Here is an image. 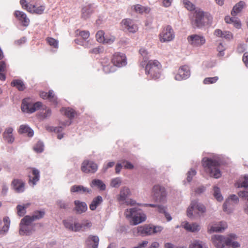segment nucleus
Listing matches in <instances>:
<instances>
[{
  "mask_svg": "<svg viewBox=\"0 0 248 248\" xmlns=\"http://www.w3.org/2000/svg\"><path fill=\"white\" fill-rule=\"evenodd\" d=\"M103 202V198L101 196H98L94 198L91 203L89 205L90 209L92 210H95L97 207Z\"/></svg>",
  "mask_w": 248,
  "mask_h": 248,
  "instance_id": "4c0bfd02",
  "label": "nucleus"
},
{
  "mask_svg": "<svg viewBox=\"0 0 248 248\" xmlns=\"http://www.w3.org/2000/svg\"><path fill=\"white\" fill-rule=\"evenodd\" d=\"M14 189L17 193L23 192L25 190L24 183L20 180L15 179L12 182Z\"/></svg>",
  "mask_w": 248,
  "mask_h": 248,
  "instance_id": "2f4dec72",
  "label": "nucleus"
},
{
  "mask_svg": "<svg viewBox=\"0 0 248 248\" xmlns=\"http://www.w3.org/2000/svg\"><path fill=\"white\" fill-rule=\"evenodd\" d=\"M15 16L22 23L23 26L25 27L29 26L30 20L25 13L20 11H16L15 12Z\"/></svg>",
  "mask_w": 248,
  "mask_h": 248,
  "instance_id": "4be33fe9",
  "label": "nucleus"
},
{
  "mask_svg": "<svg viewBox=\"0 0 248 248\" xmlns=\"http://www.w3.org/2000/svg\"><path fill=\"white\" fill-rule=\"evenodd\" d=\"M202 165L205 172L210 177L216 179L220 177L221 174L218 168L220 162L218 157H204L202 159Z\"/></svg>",
  "mask_w": 248,
  "mask_h": 248,
  "instance_id": "f257e3e1",
  "label": "nucleus"
},
{
  "mask_svg": "<svg viewBox=\"0 0 248 248\" xmlns=\"http://www.w3.org/2000/svg\"><path fill=\"white\" fill-rule=\"evenodd\" d=\"M122 29L129 32L135 33L138 31L137 26L130 19L126 18L123 19L121 23Z\"/></svg>",
  "mask_w": 248,
  "mask_h": 248,
  "instance_id": "2eb2a0df",
  "label": "nucleus"
},
{
  "mask_svg": "<svg viewBox=\"0 0 248 248\" xmlns=\"http://www.w3.org/2000/svg\"><path fill=\"white\" fill-rule=\"evenodd\" d=\"M181 226L187 232H197L201 230V226L197 223H190L187 221H184L181 224Z\"/></svg>",
  "mask_w": 248,
  "mask_h": 248,
  "instance_id": "aec40b11",
  "label": "nucleus"
},
{
  "mask_svg": "<svg viewBox=\"0 0 248 248\" xmlns=\"http://www.w3.org/2000/svg\"><path fill=\"white\" fill-rule=\"evenodd\" d=\"M74 210L77 214H81L85 213L87 210V205L84 202L75 200L74 201Z\"/></svg>",
  "mask_w": 248,
  "mask_h": 248,
  "instance_id": "5701e85b",
  "label": "nucleus"
},
{
  "mask_svg": "<svg viewBox=\"0 0 248 248\" xmlns=\"http://www.w3.org/2000/svg\"><path fill=\"white\" fill-rule=\"evenodd\" d=\"M188 248H208V247L202 241L194 240L190 243Z\"/></svg>",
  "mask_w": 248,
  "mask_h": 248,
  "instance_id": "f704fd0d",
  "label": "nucleus"
},
{
  "mask_svg": "<svg viewBox=\"0 0 248 248\" xmlns=\"http://www.w3.org/2000/svg\"><path fill=\"white\" fill-rule=\"evenodd\" d=\"M246 6V4L245 2L242 0L240 1L233 6L231 11V15L233 16H236L238 14L240 13Z\"/></svg>",
  "mask_w": 248,
  "mask_h": 248,
  "instance_id": "c756f323",
  "label": "nucleus"
},
{
  "mask_svg": "<svg viewBox=\"0 0 248 248\" xmlns=\"http://www.w3.org/2000/svg\"><path fill=\"white\" fill-rule=\"evenodd\" d=\"M140 53L143 57V59L144 60V62H142L141 64L142 66H144L145 63H143V62H145L148 59V53L146 49L144 48H141L139 50Z\"/></svg>",
  "mask_w": 248,
  "mask_h": 248,
  "instance_id": "de8ad7c7",
  "label": "nucleus"
},
{
  "mask_svg": "<svg viewBox=\"0 0 248 248\" xmlns=\"http://www.w3.org/2000/svg\"><path fill=\"white\" fill-rule=\"evenodd\" d=\"M63 223L64 224V227L68 229V230L72 231L73 230V223L72 222V218H68L66 220H64L63 221Z\"/></svg>",
  "mask_w": 248,
  "mask_h": 248,
  "instance_id": "8fccbe9b",
  "label": "nucleus"
},
{
  "mask_svg": "<svg viewBox=\"0 0 248 248\" xmlns=\"http://www.w3.org/2000/svg\"><path fill=\"white\" fill-rule=\"evenodd\" d=\"M218 79L217 77L213 78H207L204 79L203 82L205 84L215 83Z\"/></svg>",
  "mask_w": 248,
  "mask_h": 248,
  "instance_id": "052dcab7",
  "label": "nucleus"
},
{
  "mask_svg": "<svg viewBox=\"0 0 248 248\" xmlns=\"http://www.w3.org/2000/svg\"><path fill=\"white\" fill-rule=\"evenodd\" d=\"M174 32L170 25L162 29L159 35V41L162 43H167L172 41L174 38Z\"/></svg>",
  "mask_w": 248,
  "mask_h": 248,
  "instance_id": "1a4fd4ad",
  "label": "nucleus"
},
{
  "mask_svg": "<svg viewBox=\"0 0 248 248\" xmlns=\"http://www.w3.org/2000/svg\"><path fill=\"white\" fill-rule=\"evenodd\" d=\"M14 128L12 127H6L3 133V140L8 143H13L15 140L13 135Z\"/></svg>",
  "mask_w": 248,
  "mask_h": 248,
  "instance_id": "412c9836",
  "label": "nucleus"
},
{
  "mask_svg": "<svg viewBox=\"0 0 248 248\" xmlns=\"http://www.w3.org/2000/svg\"><path fill=\"white\" fill-rule=\"evenodd\" d=\"M89 239L94 243L93 248H97L99 241V237L97 236L91 235L89 237Z\"/></svg>",
  "mask_w": 248,
  "mask_h": 248,
  "instance_id": "13d9d810",
  "label": "nucleus"
},
{
  "mask_svg": "<svg viewBox=\"0 0 248 248\" xmlns=\"http://www.w3.org/2000/svg\"><path fill=\"white\" fill-rule=\"evenodd\" d=\"M152 230L153 234L160 232L163 229V227L161 226L152 225Z\"/></svg>",
  "mask_w": 248,
  "mask_h": 248,
  "instance_id": "e2e57ef3",
  "label": "nucleus"
},
{
  "mask_svg": "<svg viewBox=\"0 0 248 248\" xmlns=\"http://www.w3.org/2000/svg\"><path fill=\"white\" fill-rule=\"evenodd\" d=\"M235 186L237 187H248V175L241 177L235 183Z\"/></svg>",
  "mask_w": 248,
  "mask_h": 248,
  "instance_id": "58836bf2",
  "label": "nucleus"
},
{
  "mask_svg": "<svg viewBox=\"0 0 248 248\" xmlns=\"http://www.w3.org/2000/svg\"><path fill=\"white\" fill-rule=\"evenodd\" d=\"M131 9H133L136 13L142 14L143 13H148L149 9L148 8L142 6L140 4H137L131 6Z\"/></svg>",
  "mask_w": 248,
  "mask_h": 248,
  "instance_id": "79ce46f5",
  "label": "nucleus"
},
{
  "mask_svg": "<svg viewBox=\"0 0 248 248\" xmlns=\"http://www.w3.org/2000/svg\"><path fill=\"white\" fill-rule=\"evenodd\" d=\"M11 85L16 87L19 91H23L25 89V85L23 81L19 79H16L13 80Z\"/></svg>",
  "mask_w": 248,
  "mask_h": 248,
  "instance_id": "37998d69",
  "label": "nucleus"
},
{
  "mask_svg": "<svg viewBox=\"0 0 248 248\" xmlns=\"http://www.w3.org/2000/svg\"><path fill=\"white\" fill-rule=\"evenodd\" d=\"M161 67L157 61H149L146 65V74L151 79H157L160 77Z\"/></svg>",
  "mask_w": 248,
  "mask_h": 248,
  "instance_id": "39448f33",
  "label": "nucleus"
},
{
  "mask_svg": "<svg viewBox=\"0 0 248 248\" xmlns=\"http://www.w3.org/2000/svg\"><path fill=\"white\" fill-rule=\"evenodd\" d=\"M187 41L192 46L199 47L205 44L206 40L203 36L195 34L189 35Z\"/></svg>",
  "mask_w": 248,
  "mask_h": 248,
  "instance_id": "ddd939ff",
  "label": "nucleus"
},
{
  "mask_svg": "<svg viewBox=\"0 0 248 248\" xmlns=\"http://www.w3.org/2000/svg\"><path fill=\"white\" fill-rule=\"evenodd\" d=\"M42 106L40 102L32 103L30 98H26L23 100L21 109L23 112L32 113L38 109Z\"/></svg>",
  "mask_w": 248,
  "mask_h": 248,
  "instance_id": "6e6552de",
  "label": "nucleus"
},
{
  "mask_svg": "<svg viewBox=\"0 0 248 248\" xmlns=\"http://www.w3.org/2000/svg\"><path fill=\"white\" fill-rule=\"evenodd\" d=\"M56 204L60 209L64 210L70 209L71 205L70 202L63 200L57 201Z\"/></svg>",
  "mask_w": 248,
  "mask_h": 248,
  "instance_id": "ea45409f",
  "label": "nucleus"
},
{
  "mask_svg": "<svg viewBox=\"0 0 248 248\" xmlns=\"http://www.w3.org/2000/svg\"><path fill=\"white\" fill-rule=\"evenodd\" d=\"M190 75L189 67L186 65L181 67L175 76V79L180 81L188 78Z\"/></svg>",
  "mask_w": 248,
  "mask_h": 248,
  "instance_id": "dca6fc26",
  "label": "nucleus"
},
{
  "mask_svg": "<svg viewBox=\"0 0 248 248\" xmlns=\"http://www.w3.org/2000/svg\"><path fill=\"white\" fill-rule=\"evenodd\" d=\"M217 50L219 52V54L220 55V56H223L224 53V50L225 49V47L223 46V44L222 43H220L219 44V45L218 46H217Z\"/></svg>",
  "mask_w": 248,
  "mask_h": 248,
  "instance_id": "774afa93",
  "label": "nucleus"
},
{
  "mask_svg": "<svg viewBox=\"0 0 248 248\" xmlns=\"http://www.w3.org/2000/svg\"><path fill=\"white\" fill-rule=\"evenodd\" d=\"M51 115V110L46 107L43 108L41 112L38 114V117L42 119L49 118Z\"/></svg>",
  "mask_w": 248,
  "mask_h": 248,
  "instance_id": "a19ab883",
  "label": "nucleus"
},
{
  "mask_svg": "<svg viewBox=\"0 0 248 248\" xmlns=\"http://www.w3.org/2000/svg\"><path fill=\"white\" fill-rule=\"evenodd\" d=\"M213 17L208 12H204L200 10L195 12V19L193 23L194 27L201 28L203 26L211 25L212 23Z\"/></svg>",
  "mask_w": 248,
  "mask_h": 248,
  "instance_id": "7ed1b4c3",
  "label": "nucleus"
},
{
  "mask_svg": "<svg viewBox=\"0 0 248 248\" xmlns=\"http://www.w3.org/2000/svg\"><path fill=\"white\" fill-rule=\"evenodd\" d=\"M230 202H232V204H236L239 202V199L238 197L234 194L230 195V197H228V198L225 201L223 204V207L224 211H227L228 204Z\"/></svg>",
  "mask_w": 248,
  "mask_h": 248,
  "instance_id": "72a5a7b5",
  "label": "nucleus"
},
{
  "mask_svg": "<svg viewBox=\"0 0 248 248\" xmlns=\"http://www.w3.org/2000/svg\"><path fill=\"white\" fill-rule=\"evenodd\" d=\"M115 40V37L111 35H105L104 41H103V44H111L113 43Z\"/></svg>",
  "mask_w": 248,
  "mask_h": 248,
  "instance_id": "603ef678",
  "label": "nucleus"
},
{
  "mask_svg": "<svg viewBox=\"0 0 248 248\" xmlns=\"http://www.w3.org/2000/svg\"><path fill=\"white\" fill-rule=\"evenodd\" d=\"M101 63L103 66V70L106 73L113 72L116 70L115 66L109 62L108 59H104Z\"/></svg>",
  "mask_w": 248,
  "mask_h": 248,
  "instance_id": "a878e982",
  "label": "nucleus"
},
{
  "mask_svg": "<svg viewBox=\"0 0 248 248\" xmlns=\"http://www.w3.org/2000/svg\"><path fill=\"white\" fill-rule=\"evenodd\" d=\"M44 145L42 142L38 141L33 147L34 150L37 153H41L44 150Z\"/></svg>",
  "mask_w": 248,
  "mask_h": 248,
  "instance_id": "09e8293b",
  "label": "nucleus"
},
{
  "mask_svg": "<svg viewBox=\"0 0 248 248\" xmlns=\"http://www.w3.org/2000/svg\"><path fill=\"white\" fill-rule=\"evenodd\" d=\"M29 204H26V205H18L17 206V214L18 215L20 216H23L24 214L26 213V208L28 207Z\"/></svg>",
  "mask_w": 248,
  "mask_h": 248,
  "instance_id": "864d4df0",
  "label": "nucleus"
},
{
  "mask_svg": "<svg viewBox=\"0 0 248 248\" xmlns=\"http://www.w3.org/2000/svg\"><path fill=\"white\" fill-rule=\"evenodd\" d=\"M105 35L103 31H99L96 34V40L100 43H103L104 41Z\"/></svg>",
  "mask_w": 248,
  "mask_h": 248,
  "instance_id": "6e6d98bb",
  "label": "nucleus"
},
{
  "mask_svg": "<svg viewBox=\"0 0 248 248\" xmlns=\"http://www.w3.org/2000/svg\"><path fill=\"white\" fill-rule=\"evenodd\" d=\"M19 134H26L28 137H31L34 134L33 131L27 124H22L18 130Z\"/></svg>",
  "mask_w": 248,
  "mask_h": 248,
  "instance_id": "473e14b6",
  "label": "nucleus"
},
{
  "mask_svg": "<svg viewBox=\"0 0 248 248\" xmlns=\"http://www.w3.org/2000/svg\"><path fill=\"white\" fill-rule=\"evenodd\" d=\"M58 246L59 244L55 241H51L46 245L47 248H58Z\"/></svg>",
  "mask_w": 248,
  "mask_h": 248,
  "instance_id": "338daca9",
  "label": "nucleus"
},
{
  "mask_svg": "<svg viewBox=\"0 0 248 248\" xmlns=\"http://www.w3.org/2000/svg\"><path fill=\"white\" fill-rule=\"evenodd\" d=\"M92 226V223L91 221L88 220H83L81 222V229L82 231H86L87 229H89L91 228Z\"/></svg>",
  "mask_w": 248,
  "mask_h": 248,
  "instance_id": "5fc2aeb1",
  "label": "nucleus"
},
{
  "mask_svg": "<svg viewBox=\"0 0 248 248\" xmlns=\"http://www.w3.org/2000/svg\"><path fill=\"white\" fill-rule=\"evenodd\" d=\"M211 241L216 248H229L231 246V239L222 235H213Z\"/></svg>",
  "mask_w": 248,
  "mask_h": 248,
  "instance_id": "0eeeda50",
  "label": "nucleus"
},
{
  "mask_svg": "<svg viewBox=\"0 0 248 248\" xmlns=\"http://www.w3.org/2000/svg\"><path fill=\"white\" fill-rule=\"evenodd\" d=\"M3 221L4 225L2 228L0 229V234L1 235H5L7 233L10 225V220L9 217H4Z\"/></svg>",
  "mask_w": 248,
  "mask_h": 248,
  "instance_id": "e433bc0d",
  "label": "nucleus"
},
{
  "mask_svg": "<svg viewBox=\"0 0 248 248\" xmlns=\"http://www.w3.org/2000/svg\"><path fill=\"white\" fill-rule=\"evenodd\" d=\"M206 211V207L203 204L197 201H193L187 208L186 214L188 217L194 219L202 216Z\"/></svg>",
  "mask_w": 248,
  "mask_h": 248,
  "instance_id": "f03ea898",
  "label": "nucleus"
},
{
  "mask_svg": "<svg viewBox=\"0 0 248 248\" xmlns=\"http://www.w3.org/2000/svg\"><path fill=\"white\" fill-rule=\"evenodd\" d=\"M115 164V162L111 161L109 162L106 165H104L103 168H102V171L104 172H105L107 171V170L109 168L112 167Z\"/></svg>",
  "mask_w": 248,
  "mask_h": 248,
  "instance_id": "0e129e2a",
  "label": "nucleus"
},
{
  "mask_svg": "<svg viewBox=\"0 0 248 248\" xmlns=\"http://www.w3.org/2000/svg\"><path fill=\"white\" fill-rule=\"evenodd\" d=\"M213 194L215 198L217 201L220 202L223 200V197L220 193V190L219 187L215 186L213 189Z\"/></svg>",
  "mask_w": 248,
  "mask_h": 248,
  "instance_id": "c03bdc74",
  "label": "nucleus"
},
{
  "mask_svg": "<svg viewBox=\"0 0 248 248\" xmlns=\"http://www.w3.org/2000/svg\"><path fill=\"white\" fill-rule=\"evenodd\" d=\"M227 228V224L225 222H220L210 225L208 227V232L210 233L213 232H221Z\"/></svg>",
  "mask_w": 248,
  "mask_h": 248,
  "instance_id": "b1692460",
  "label": "nucleus"
},
{
  "mask_svg": "<svg viewBox=\"0 0 248 248\" xmlns=\"http://www.w3.org/2000/svg\"><path fill=\"white\" fill-rule=\"evenodd\" d=\"M122 184V180L120 177L112 179L110 183V186L114 188L119 187Z\"/></svg>",
  "mask_w": 248,
  "mask_h": 248,
  "instance_id": "a18cd8bd",
  "label": "nucleus"
},
{
  "mask_svg": "<svg viewBox=\"0 0 248 248\" xmlns=\"http://www.w3.org/2000/svg\"><path fill=\"white\" fill-rule=\"evenodd\" d=\"M183 4L188 10L192 11L195 8V5L188 0H183Z\"/></svg>",
  "mask_w": 248,
  "mask_h": 248,
  "instance_id": "4d7b16f0",
  "label": "nucleus"
},
{
  "mask_svg": "<svg viewBox=\"0 0 248 248\" xmlns=\"http://www.w3.org/2000/svg\"><path fill=\"white\" fill-rule=\"evenodd\" d=\"M90 186L92 187H96L101 191L105 190L106 188V185L102 180L96 179L92 181Z\"/></svg>",
  "mask_w": 248,
  "mask_h": 248,
  "instance_id": "c9c22d12",
  "label": "nucleus"
},
{
  "mask_svg": "<svg viewBox=\"0 0 248 248\" xmlns=\"http://www.w3.org/2000/svg\"><path fill=\"white\" fill-rule=\"evenodd\" d=\"M126 217L132 218V224L134 225H138L145 221L146 215L139 209L132 208L127 209L124 212Z\"/></svg>",
  "mask_w": 248,
  "mask_h": 248,
  "instance_id": "20e7f679",
  "label": "nucleus"
},
{
  "mask_svg": "<svg viewBox=\"0 0 248 248\" xmlns=\"http://www.w3.org/2000/svg\"><path fill=\"white\" fill-rule=\"evenodd\" d=\"M98 165L94 161L85 160L81 166V170L85 173H94L98 170Z\"/></svg>",
  "mask_w": 248,
  "mask_h": 248,
  "instance_id": "f8f14e48",
  "label": "nucleus"
},
{
  "mask_svg": "<svg viewBox=\"0 0 248 248\" xmlns=\"http://www.w3.org/2000/svg\"><path fill=\"white\" fill-rule=\"evenodd\" d=\"M40 177V171L35 168H31L29 174V183L34 186L39 181Z\"/></svg>",
  "mask_w": 248,
  "mask_h": 248,
  "instance_id": "6ab92c4d",
  "label": "nucleus"
},
{
  "mask_svg": "<svg viewBox=\"0 0 248 248\" xmlns=\"http://www.w3.org/2000/svg\"><path fill=\"white\" fill-rule=\"evenodd\" d=\"M82 230L81 223L78 222H75L73 226V230L74 232H78Z\"/></svg>",
  "mask_w": 248,
  "mask_h": 248,
  "instance_id": "69168bd1",
  "label": "nucleus"
},
{
  "mask_svg": "<svg viewBox=\"0 0 248 248\" xmlns=\"http://www.w3.org/2000/svg\"><path fill=\"white\" fill-rule=\"evenodd\" d=\"M196 171L193 169H191L187 173V178L186 180L188 182H190L192 180L193 177L196 174Z\"/></svg>",
  "mask_w": 248,
  "mask_h": 248,
  "instance_id": "bf43d9fd",
  "label": "nucleus"
},
{
  "mask_svg": "<svg viewBox=\"0 0 248 248\" xmlns=\"http://www.w3.org/2000/svg\"><path fill=\"white\" fill-rule=\"evenodd\" d=\"M91 191V190L90 189L81 185H74L70 188L71 193L84 194L90 193Z\"/></svg>",
  "mask_w": 248,
  "mask_h": 248,
  "instance_id": "cd10ccee",
  "label": "nucleus"
},
{
  "mask_svg": "<svg viewBox=\"0 0 248 248\" xmlns=\"http://www.w3.org/2000/svg\"><path fill=\"white\" fill-rule=\"evenodd\" d=\"M47 43L54 48L58 47V41L52 37H47L46 38Z\"/></svg>",
  "mask_w": 248,
  "mask_h": 248,
  "instance_id": "3c124183",
  "label": "nucleus"
},
{
  "mask_svg": "<svg viewBox=\"0 0 248 248\" xmlns=\"http://www.w3.org/2000/svg\"><path fill=\"white\" fill-rule=\"evenodd\" d=\"M112 62L114 66L119 67L125 66L127 63L126 56L123 53H116L113 56Z\"/></svg>",
  "mask_w": 248,
  "mask_h": 248,
  "instance_id": "f3484780",
  "label": "nucleus"
},
{
  "mask_svg": "<svg viewBox=\"0 0 248 248\" xmlns=\"http://www.w3.org/2000/svg\"><path fill=\"white\" fill-rule=\"evenodd\" d=\"M131 194V191L128 187L125 186L122 187L120 189V193L117 196V199L119 204L121 205H134L136 204V202L131 199L128 198Z\"/></svg>",
  "mask_w": 248,
  "mask_h": 248,
  "instance_id": "423d86ee",
  "label": "nucleus"
},
{
  "mask_svg": "<svg viewBox=\"0 0 248 248\" xmlns=\"http://www.w3.org/2000/svg\"><path fill=\"white\" fill-rule=\"evenodd\" d=\"M93 12V8L91 5L85 6L81 11V18L83 19L89 18Z\"/></svg>",
  "mask_w": 248,
  "mask_h": 248,
  "instance_id": "7c9ffc66",
  "label": "nucleus"
},
{
  "mask_svg": "<svg viewBox=\"0 0 248 248\" xmlns=\"http://www.w3.org/2000/svg\"><path fill=\"white\" fill-rule=\"evenodd\" d=\"M77 34L81 36L84 40L88 39L90 36L89 31H79L78 33H77Z\"/></svg>",
  "mask_w": 248,
  "mask_h": 248,
  "instance_id": "680f3d73",
  "label": "nucleus"
},
{
  "mask_svg": "<svg viewBox=\"0 0 248 248\" xmlns=\"http://www.w3.org/2000/svg\"><path fill=\"white\" fill-rule=\"evenodd\" d=\"M152 225L145 224L140 226L133 230L134 235L147 236L153 234Z\"/></svg>",
  "mask_w": 248,
  "mask_h": 248,
  "instance_id": "4468645a",
  "label": "nucleus"
},
{
  "mask_svg": "<svg viewBox=\"0 0 248 248\" xmlns=\"http://www.w3.org/2000/svg\"><path fill=\"white\" fill-rule=\"evenodd\" d=\"M214 34L217 37L224 38L228 40H231L233 38L232 34L229 31H222L219 29L215 31Z\"/></svg>",
  "mask_w": 248,
  "mask_h": 248,
  "instance_id": "c85d7f7f",
  "label": "nucleus"
},
{
  "mask_svg": "<svg viewBox=\"0 0 248 248\" xmlns=\"http://www.w3.org/2000/svg\"><path fill=\"white\" fill-rule=\"evenodd\" d=\"M23 218L21 219L20 223L19 233L21 235H29L32 230V227L31 225L32 222L29 219L23 222Z\"/></svg>",
  "mask_w": 248,
  "mask_h": 248,
  "instance_id": "a211bd4d",
  "label": "nucleus"
},
{
  "mask_svg": "<svg viewBox=\"0 0 248 248\" xmlns=\"http://www.w3.org/2000/svg\"><path fill=\"white\" fill-rule=\"evenodd\" d=\"M62 111H64V114L66 115L69 119H73L75 116V111L71 108H67L65 109H62Z\"/></svg>",
  "mask_w": 248,
  "mask_h": 248,
  "instance_id": "49530a36",
  "label": "nucleus"
},
{
  "mask_svg": "<svg viewBox=\"0 0 248 248\" xmlns=\"http://www.w3.org/2000/svg\"><path fill=\"white\" fill-rule=\"evenodd\" d=\"M40 97L43 99H48L49 101L54 103V105H57L58 103L57 98L55 96L54 92L52 90L49 91L48 93L45 92H42L40 94Z\"/></svg>",
  "mask_w": 248,
  "mask_h": 248,
  "instance_id": "bb28decb",
  "label": "nucleus"
},
{
  "mask_svg": "<svg viewBox=\"0 0 248 248\" xmlns=\"http://www.w3.org/2000/svg\"><path fill=\"white\" fill-rule=\"evenodd\" d=\"M45 212L44 211H36L31 216H26L23 218V222L29 219L30 222H32L33 221L42 218L45 215Z\"/></svg>",
  "mask_w": 248,
  "mask_h": 248,
  "instance_id": "393cba45",
  "label": "nucleus"
},
{
  "mask_svg": "<svg viewBox=\"0 0 248 248\" xmlns=\"http://www.w3.org/2000/svg\"><path fill=\"white\" fill-rule=\"evenodd\" d=\"M152 191L154 196L159 202H164L166 201L167 193L164 186L155 185L153 187Z\"/></svg>",
  "mask_w": 248,
  "mask_h": 248,
  "instance_id": "9b49d317",
  "label": "nucleus"
},
{
  "mask_svg": "<svg viewBox=\"0 0 248 248\" xmlns=\"http://www.w3.org/2000/svg\"><path fill=\"white\" fill-rule=\"evenodd\" d=\"M20 3L23 8L26 9L31 14L41 15L45 9V7L44 5L36 7L34 5L28 3L26 0H20Z\"/></svg>",
  "mask_w": 248,
  "mask_h": 248,
  "instance_id": "9d476101",
  "label": "nucleus"
}]
</instances>
